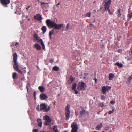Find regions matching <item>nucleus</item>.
Returning a JSON list of instances; mask_svg holds the SVG:
<instances>
[{
    "mask_svg": "<svg viewBox=\"0 0 132 132\" xmlns=\"http://www.w3.org/2000/svg\"><path fill=\"white\" fill-rule=\"evenodd\" d=\"M12 77L13 79H15L17 77V74L16 73H13L12 75Z\"/></svg>",
    "mask_w": 132,
    "mask_h": 132,
    "instance_id": "nucleus-26",
    "label": "nucleus"
},
{
    "mask_svg": "<svg viewBox=\"0 0 132 132\" xmlns=\"http://www.w3.org/2000/svg\"><path fill=\"white\" fill-rule=\"evenodd\" d=\"M100 106L103 107L104 106V104L103 103H101L100 104Z\"/></svg>",
    "mask_w": 132,
    "mask_h": 132,
    "instance_id": "nucleus-40",
    "label": "nucleus"
},
{
    "mask_svg": "<svg viewBox=\"0 0 132 132\" xmlns=\"http://www.w3.org/2000/svg\"><path fill=\"white\" fill-rule=\"evenodd\" d=\"M75 91V93L76 94H77L78 93V91L76 90H74Z\"/></svg>",
    "mask_w": 132,
    "mask_h": 132,
    "instance_id": "nucleus-46",
    "label": "nucleus"
},
{
    "mask_svg": "<svg viewBox=\"0 0 132 132\" xmlns=\"http://www.w3.org/2000/svg\"><path fill=\"white\" fill-rule=\"evenodd\" d=\"M129 16L130 19L132 18V12L131 13L129 14Z\"/></svg>",
    "mask_w": 132,
    "mask_h": 132,
    "instance_id": "nucleus-38",
    "label": "nucleus"
},
{
    "mask_svg": "<svg viewBox=\"0 0 132 132\" xmlns=\"http://www.w3.org/2000/svg\"><path fill=\"white\" fill-rule=\"evenodd\" d=\"M111 2V0H108L107 2H106L105 3L108 4H109V5H110Z\"/></svg>",
    "mask_w": 132,
    "mask_h": 132,
    "instance_id": "nucleus-31",
    "label": "nucleus"
},
{
    "mask_svg": "<svg viewBox=\"0 0 132 132\" xmlns=\"http://www.w3.org/2000/svg\"><path fill=\"white\" fill-rule=\"evenodd\" d=\"M60 4V3H59L57 5V6L58 7V5H59Z\"/></svg>",
    "mask_w": 132,
    "mask_h": 132,
    "instance_id": "nucleus-53",
    "label": "nucleus"
},
{
    "mask_svg": "<svg viewBox=\"0 0 132 132\" xmlns=\"http://www.w3.org/2000/svg\"><path fill=\"white\" fill-rule=\"evenodd\" d=\"M105 1H106V0H105Z\"/></svg>",
    "mask_w": 132,
    "mask_h": 132,
    "instance_id": "nucleus-63",
    "label": "nucleus"
},
{
    "mask_svg": "<svg viewBox=\"0 0 132 132\" xmlns=\"http://www.w3.org/2000/svg\"><path fill=\"white\" fill-rule=\"evenodd\" d=\"M110 7V5H109L105 3L104 5V7L105 10H107V9L108 8H109Z\"/></svg>",
    "mask_w": 132,
    "mask_h": 132,
    "instance_id": "nucleus-22",
    "label": "nucleus"
},
{
    "mask_svg": "<svg viewBox=\"0 0 132 132\" xmlns=\"http://www.w3.org/2000/svg\"><path fill=\"white\" fill-rule=\"evenodd\" d=\"M116 65H117L119 67H121L122 66V64L121 63H119L118 62H117L116 63Z\"/></svg>",
    "mask_w": 132,
    "mask_h": 132,
    "instance_id": "nucleus-27",
    "label": "nucleus"
},
{
    "mask_svg": "<svg viewBox=\"0 0 132 132\" xmlns=\"http://www.w3.org/2000/svg\"><path fill=\"white\" fill-rule=\"evenodd\" d=\"M37 122L39 126L40 127H41L42 124V122L41 121V120L40 119H37Z\"/></svg>",
    "mask_w": 132,
    "mask_h": 132,
    "instance_id": "nucleus-15",
    "label": "nucleus"
},
{
    "mask_svg": "<svg viewBox=\"0 0 132 132\" xmlns=\"http://www.w3.org/2000/svg\"><path fill=\"white\" fill-rule=\"evenodd\" d=\"M52 69L53 70L58 71L59 69V67L57 66H55L53 67Z\"/></svg>",
    "mask_w": 132,
    "mask_h": 132,
    "instance_id": "nucleus-20",
    "label": "nucleus"
},
{
    "mask_svg": "<svg viewBox=\"0 0 132 132\" xmlns=\"http://www.w3.org/2000/svg\"><path fill=\"white\" fill-rule=\"evenodd\" d=\"M86 113H87V112L85 110H83L82 111H80V115L81 116H84Z\"/></svg>",
    "mask_w": 132,
    "mask_h": 132,
    "instance_id": "nucleus-14",
    "label": "nucleus"
},
{
    "mask_svg": "<svg viewBox=\"0 0 132 132\" xmlns=\"http://www.w3.org/2000/svg\"><path fill=\"white\" fill-rule=\"evenodd\" d=\"M27 91H28V89H27Z\"/></svg>",
    "mask_w": 132,
    "mask_h": 132,
    "instance_id": "nucleus-61",
    "label": "nucleus"
},
{
    "mask_svg": "<svg viewBox=\"0 0 132 132\" xmlns=\"http://www.w3.org/2000/svg\"><path fill=\"white\" fill-rule=\"evenodd\" d=\"M102 127V124L100 123V124L98 125L96 128V129L97 130H99L101 129Z\"/></svg>",
    "mask_w": 132,
    "mask_h": 132,
    "instance_id": "nucleus-17",
    "label": "nucleus"
},
{
    "mask_svg": "<svg viewBox=\"0 0 132 132\" xmlns=\"http://www.w3.org/2000/svg\"><path fill=\"white\" fill-rule=\"evenodd\" d=\"M41 5L42 8L43 9H46L47 7H49L48 3L44 2L42 3H41Z\"/></svg>",
    "mask_w": 132,
    "mask_h": 132,
    "instance_id": "nucleus-9",
    "label": "nucleus"
},
{
    "mask_svg": "<svg viewBox=\"0 0 132 132\" xmlns=\"http://www.w3.org/2000/svg\"><path fill=\"white\" fill-rule=\"evenodd\" d=\"M40 44L42 46V48H43L44 49L45 48V46L43 42V41Z\"/></svg>",
    "mask_w": 132,
    "mask_h": 132,
    "instance_id": "nucleus-33",
    "label": "nucleus"
},
{
    "mask_svg": "<svg viewBox=\"0 0 132 132\" xmlns=\"http://www.w3.org/2000/svg\"><path fill=\"white\" fill-rule=\"evenodd\" d=\"M121 14L120 13H118V16L119 17H120L121 16Z\"/></svg>",
    "mask_w": 132,
    "mask_h": 132,
    "instance_id": "nucleus-49",
    "label": "nucleus"
},
{
    "mask_svg": "<svg viewBox=\"0 0 132 132\" xmlns=\"http://www.w3.org/2000/svg\"><path fill=\"white\" fill-rule=\"evenodd\" d=\"M50 106H49L47 108V107H46L45 111L46 112H47L48 111L50 110Z\"/></svg>",
    "mask_w": 132,
    "mask_h": 132,
    "instance_id": "nucleus-37",
    "label": "nucleus"
},
{
    "mask_svg": "<svg viewBox=\"0 0 132 132\" xmlns=\"http://www.w3.org/2000/svg\"><path fill=\"white\" fill-rule=\"evenodd\" d=\"M70 108V106L69 105H68L65 108L66 110L65 117L66 119L67 120L69 119L70 117L69 116V114L70 113V111L69 110Z\"/></svg>",
    "mask_w": 132,
    "mask_h": 132,
    "instance_id": "nucleus-5",
    "label": "nucleus"
},
{
    "mask_svg": "<svg viewBox=\"0 0 132 132\" xmlns=\"http://www.w3.org/2000/svg\"><path fill=\"white\" fill-rule=\"evenodd\" d=\"M38 37V35L36 34H34V38L35 40H36Z\"/></svg>",
    "mask_w": 132,
    "mask_h": 132,
    "instance_id": "nucleus-32",
    "label": "nucleus"
},
{
    "mask_svg": "<svg viewBox=\"0 0 132 132\" xmlns=\"http://www.w3.org/2000/svg\"><path fill=\"white\" fill-rule=\"evenodd\" d=\"M90 26H92L93 24H92L91 23V24H90Z\"/></svg>",
    "mask_w": 132,
    "mask_h": 132,
    "instance_id": "nucleus-55",
    "label": "nucleus"
},
{
    "mask_svg": "<svg viewBox=\"0 0 132 132\" xmlns=\"http://www.w3.org/2000/svg\"><path fill=\"white\" fill-rule=\"evenodd\" d=\"M76 84L74 83V84H73V85L72 87V89L73 90H75L76 89Z\"/></svg>",
    "mask_w": 132,
    "mask_h": 132,
    "instance_id": "nucleus-28",
    "label": "nucleus"
},
{
    "mask_svg": "<svg viewBox=\"0 0 132 132\" xmlns=\"http://www.w3.org/2000/svg\"><path fill=\"white\" fill-rule=\"evenodd\" d=\"M74 79L72 76H71L69 80V83H71L74 80Z\"/></svg>",
    "mask_w": 132,
    "mask_h": 132,
    "instance_id": "nucleus-18",
    "label": "nucleus"
},
{
    "mask_svg": "<svg viewBox=\"0 0 132 132\" xmlns=\"http://www.w3.org/2000/svg\"><path fill=\"white\" fill-rule=\"evenodd\" d=\"M17 11L16 12V13H17Z\"/></svg>",
    "mask_w": 132,
    "mask_h": 132,
    "instance_id": "nucleus-60",
    "label": "nucleus"
},
{
    "mask_svg": "<svg viewBox=\"0 0 132 132\" xmlns=\"http://www.w3.org/2000/svg\"><path fill=\"white\" fill-rule=\"evenodd\" d=\"M37 68H38V66H37Z\"/></svg>",
    "mask_w": 132,
    "mask_h": 132,
    "instance_id": "nucleus-59",
    "label": "nucleus"
},
{
    "mask_svg": "<svg viewBox=\"0 0 132 132\" xmlns=\"http://www.w3.org/2000/svg\"><path fill=\"white\" fill-rule=\"evenodd\" d=\"M110 103L112 104H114V102L113 101H111L110 102Z\"/></svg>",
    "mask_w": 132,
    "mask_h": 132,
    "instance_id": "nucleus-45",
    "label": "nucleus"
},
{
    "mask_svg": "<svg viewBox=\"0 0 132 132\" xmlns=\"http://www.w3.org/2000/svg\"><path fill=\"white\" fill-rule=\"evenodd\" d=\"M13 57L14 63L13 67L14 70H16V71L19 73L21 74L22 73L21 71L18 69V63L17 62V56L16 53H14L13 54Z\"/></svg>",
    "mask_w": 132,
    "mask_h": 132,
    "instance_id": "nucleus-2",
    "label": "nucleus"
},
{
    "mask_svg": "<svg viewBox=\"0 0 132 132\" xmlns=\"http://www.w3.org/2000/svg\"><path fill=\"white\" fill-rule=\"evenodd\" d=\"M40 98L41 100H45L48 98V96L45 94L43 93L40 95Z\"/></svg>",
    "mask_w": 132,
    "mask_h": 132,
    "instance_id": "nucleus-11",
    "label": "nucleus"
},
{
    "mask_svg": "<svg viewBox=\"0 0 132 132\" xmlns=\"http://www.w3.org/2000/svg\"><path fill=\"white\" fill-rule=\"evenodd\" d=\"M132 79V76H130L129 77L128 79V81L129 82V83L130 82V81Z\"/></svg>",
    "mask_w": 132,
    "mask_h": 132,
    "instance_id": "nucleus-34",
    "label": "nucleus"
},
{
    "mask_svg": "<svg viewBox=\"0 0 132 132\" xmlns=\"http://www.w3.org/2000/svg\"><path fill=\"white\" fill-rule=\"evenodd\" d=\"M107 10L109 12V13H110V12L109 8H108V9H107Z\"/></svg>",
    "mask_w": 132,
    "mask_h": 132,
    "instance_id": "nucleus-48",
    "label": "nucleus"
},
{
    "mask_svg": "<svg viewBox=\"0 0 132 132\" xmlns=\"http://www.w3.org/2000/svg\"><path fill=\"white\" fill-rule=\"evenodd\" d=\"M26 18H27L28 17V16L27 15L26 16Z\"/></svg>",
    "mask_w": 132,
    "mask_h": 132,
    "instance_id": "nucleus-57",
    "label": "nucleus"
},
{
    "mask_svg": "<svg viewBox=\"0 0 132 132\" xmlns=\"http://www.w3.org/2000/svg\"><path fill=\"white\" fill-rule=\"evenodd\" d=\"M71 127L72 128V132H77L78 126L76 123H72L71 125Z\"/></svg>",
    "mask_w": 132,
    "mask_h": 132,
    "instance_id": "nucleus-6",
    "label": "nucleus"
},
{
    "mask_svg": "<svg viewBox=\"0 0 132 132\" xmlns=\"http://www.w3.org/2000/svg\"><path fill=\"white\" fill-rule=\"evenodd\" d=\"M69 24H67L66 25V28L64 30H65L67 31L69 28Z\"/></svg>",
    "mask_w": 132,
    "mask_h": 132,
    "instance_id": "nucleus-29",
    "label": "nucleus"
},
{
    "mask_svg": "<svg viewBox=\"0 0 132 132\" xmlns=\"http://www.w3.org/2000/svg\"><path fill=\"white\" fill-rule=\"evenodd\" d=\"M34 46L38 50H40L41 49V47L40 45L37 44H34Z\"/></svg>",
    "mask_w": 132,
    "mask_h": 132,
    "instance_id": "nucleus-13",
    "label": "nucleus"
},
{
    "mask_svg": "<svg viewBox=\"0 0 132 132\" xmlns=\"http://www.w3.org/2000/svg\"><path fill=\"white\" fill-rule=\"evenodd\" d=\"M86 87V84L83 82H79L77 87V89L79 90H82L85 89Z\"/></svg>",
    "mask_w": 132,
    "mask_h": 132,
    "instance_id": "nucleus-3",
    "label": "nucleus"
},
{
    "mask_svg": "<svg viewBox=\"0 0 132 132\" xmlns=\"http://www.w3.org/2000/svg\"><path fill=\"white\" fill-rule=\"evenodd\" d=\"M46 23L48 26L51 27L52 28L54 27L56 29L59 30L63 26V24H62L58 25L54 22L51 21L50 19H48L46 20Z\"/></svg>",
    "mask_w": 132,
    "mask_h": 132,
    "instance_id": "nucleus-1",
    "label": "nucleus"
},
{
    "mask_svg": "<svg viewBox=\"0 0 132 132\" xmlns=\"http://www.w3.org/2000/svg\"><path fill=\"white\" fill-rule=\"evenodd\" d=\"M43 119L44 120L46 121L45 123V125H48L50 124L51 120L48 115H46L43 117Z\"/></svg>",
    "mask_w": 132,
    "mask_h": 132,
    "instance_id": "nucleus-4",
    "label": "nucleus"
},
{
    "mask_svg": "<svg viewBox=\"0 0 132 132\" xmlns=\"http://www.w3.org/2000/svg\"><path fill=\"white\" fill-rule=\"evenodd\" d=\"M53 60H50V62L51 63H52L53 62Z\"/></svg>",
    "mask_w": 132,
    "mask_h": 132,
    "instance_id": "nucleus-51",
    "label": "nucleus"
},
{
    "mask_svg": "<svg viewBox=\"0 0 132 132\" xmlns=\"http://www.w3.org/2000/svg\"><path fill=\"white\" fill-rule=\"evenodd\" d=\"M34 18L35 19L39 21L41 20L42 19V17L39 14H37L36 16H34Z\"/></svg>",
    "mask_w": 132,
    "mask_h": 132,
    "instance_id": "nucleus-12",
    "label": "nucleus"
},
{
    "mask_svg": "<svg viewBox=\"0 0 132 132\" xmlns=\"http://www.w3.org/2000/svg\"><path fill=\"white\" fill-rule=\"evenodd\" d=\"M53 130L54 132H59L56 126H54L53 127Z\"/></svg>",
    "mask_w": 132,
    "mask_h": 132,
    "instance_id": "nucleus-24",
    "label": "nucleus"
},
{
    "mask_svg": "<svg viewBox=\"0 0 132 132\" xmlns=\"http://www.w3.org/2000/svg\"><path fill=\"white\" fill-rule=\"evenodd\" d=\"M113 112V111H109V112H108V113L109 114H111L112 112Z\"/></svg>",
    "mask_w": 132,
    "mask_h": 132,
    "instance_id": "nucleus-42",
    "label": "nucleus"
},
{
    "mask_svg": "<svg viewBox=\"0 0 132 132\" xmlns=\"http://www.w3.org/2000/svg\"><path fill=\"white\" fill-rule=\"evenodd\" d=\"M38 130L37 129H34L33 130L34 132H37Z\"/></svg>",
    "mask_w": 132,
    "mask_h": 132,
    "instance_id": "nucleus-44",
    "label": "nucleus"
},
{
    "mask_svg": "<svg viewBox=\"0 0 132 132\" xmlns=\"http://www.w3.org/2000/svg\"><path fill=\"white\" fill-rule=\"evenodd\" d=\"M114 75L113 74L111 73L110 74L109 76V78L110 80H111V79L114 77Z\"/></svg>",
    "mask_w": 132,
    "mask_h": 132,
    "instance_id": "nucleus-21",
    "label": "nucleus"
},
{
    "mask_svg": "<svg viewBox=\"0 0 132 132\" xmlns=\"http://www.w3.org/2000/svg\"><path fill=\"white\" fill-rule=\"evenodd\" d=\"M35 40H36L38 42H40V43L43 42L42 40L40 38L38 37Z\"/></svg>",
    "mask_w": 132,
    "mask_h": 132,
    "instance_id": "nucleus-23",
    "label": "nucleus"
},
{
    "mask_svg": "<svg viewBox=\"0 0 132 132\" xmlns=\"http://www.w3.org/2000/svg\"><path fill=\"white\" fill-rule=\"evenodd\" d=\"M36 93V91H34V97H35V100H36V98H35Z\"/></svg>",
    "mask_w": 132,
    "mask_h": 132,
    "instance_id": "nucleus-41",
    "label": "nucleus"
},
{
    "mask_svg": "<svg viewBox=\"0 0 132 132\" xmlns=\"http://www.w3.org/2000/svg\"><path fill=\"white\" fill-rule=\"evenodd\" d=\"M110 13V14H112V13H111L110 12V13Z\"/></svg>",
    "mask_w": 132,
    "mask_h": 132,
    "instance_id": "nucleus-56",
    "label": "nucleus"
},
{
    "mask_svg": "<svg viewBox=\"0 0 132 132\" xmlns=\"http://www.w3.org/2000/svg\"><path fill=\"white\" fill-rule=\"evenodd\" d=\"M54 32V29H53L52 31H50L49 32V35H50V38L51 39V36L53 34Z\"/></svg>",
    "mask_w": 132,
    "mask_h": 132,
    "instance_id": "nucleus-25",
    "label": "nucleus"
},
{
    "mask_svg": "<svg viewBox=\"0 0 132 132\" xmlns=\"http://www.w3.org/2000/svg\"><path fill=\"white\" fill-rule=\"evenodd\" d=\"M41 110H43L45 111L46 107H47V105L44 104H42L40 105Z\"/></svg>",
    "mask_w": 132,
    "mask_h": 132,
    "instance_id": "nucleus-10",
    "label": "nucleus"
},
{
    "mask_svg": "<svg viewBox=\"0 0 132 132\" xmlns=\"http://www.w3.org/2000/svg\"><path fill=\"white\" fill-rule=\"evenodd\" d=\"M91 15V13L90 12H89L88 13L86 14V16L88 17H90Z\"/></svg>",
    "mask_w": 132,
    "mask_h": 132,
    "instance_id": "nucleus-30",
    "label": "nucleus"
},
{
    "mask_svg": "<svg viewBox=\"0 0 132 132\" xmlns=\"http://www.w3.org/2000/svg\"><path fill=\"white\" fill-rule=\"evenodd\" d=\"M18 44V42H16V43H15V45L16 46V45H17Z\"/></svg>",
    "mask_w": 132,
    "mask_h": 132,
    "instance_id": "nucleus-52",
    "label": "nucleus"
},
{
    "mask_svg": "<svg viewBox=\"0 0 132 132\" xmlns=\"http://www.w3.org/2000/svg\"><path fill=\"white\" fill-rule=\"evenodd\" d=\"M30 7V6H28L26 8V11H27L28 10V9Z\"/></svg>",
    "mask_w": 132,
    "mask_h": 132,
    "instance_id": "nucleus-43",
    "label": "nucleus"
},
{
    "mask_svg": "<svg viewBox=\"0 0 132 132\" xmlns=\"http://www.w3.org/2000/svg\"><path fill=\"white\" fill-rule=\"evenodd\" d=\"M94 80H95V83H96V82L97 81V79L96 78H95L94 79Z\"/></svg>",
    "mask_w": 132,
    "mask_h": 132,
    "instance_id": "nucleus-50",
    "label": "nucleus"
},
{
    "mask_svg": "<svg viewBox=\"0 0 132 132\" xmlns=\"http://www.w3.org/2000/svg\"><path fill=\"white\" fill-rule=\"evenodd\" d=\"M111 89L110 86H103L102 88V92L104 94H105L106 91H108Z\"/></svg>",
    "mask_w": 132,
    "mask_h": 132,
    "instance_id": "nucleus-7",
    "label": "nucleus"
},
{
    "mask_svg": "<svg viewBox=\"0 0 132 132\" xmlns=\"http://www.w3.org/2000/svg\"><path fill=\"white\" fill-rule=\"evenodd\" d=\"M41 29L43 32V34H44L46 32L47 30V28L46 26H43L42 28Z\"/></svg>",
    "mask_w": 132,
    "mask_h": 132,
    "instance_id": "nucleus-16",
    "label": "nucleus"
},
{
    "mask_svg": "<svg viewBox=\"0 0 132 132\" xmlns=\"http://www.w3.org/2000/svg\"><path fill=\"white\" fill-rule=\"evenodd\" d=\"M88 74L87 73H85L84 74V75L83 78L84 79H86L88 77Z\"/></svg>",
    "mask_w": 132,
    "mask_h": 132,
    "instance_id": "nucleus-36",
    "label": "nucleus"
},
{
    "mask_svg": "<svg viewBox=\"0 0 132 132\" xmlns=\"http://www.w3.org/2000/svg\"><path fill=\"white\" fill-rule=\"evenodd\" d=\"M28 20L29 21V19H28Z\"/></svg>",
    "mask_w": 132,
    "mask_h": 132,
    "instance_id": "nucleus-58",
    "label": "nucleus"
},
{
    "mask_svg": "<svg viewBox=\"0 0 132 132\" xmlns=\"http://www.w3.org/2000/svg\"><path fill=\"white\" fill-rule=\"evenodd\" d=\"M120 12H121V9H119L118 10V13H120Z\"/></svg>",
    "mask_w": 132,
    "mask_h": 132,
    "instance_id": "nucleus-47",
    "label": "nucleus"
},
{
    "mask_svg": "<svg viewBox=\"0 0 132 132\" xmlns=\"http://www.w3.org/2000/svg\"><path fill=\"white\" fill-rule=\"evenodd\" d=\"M36 109L38 111H40V107L39 105H38V106L37 107Z\"/></svg>",
    "mask_w": 132,
    "mask_h": 132,
    "instance_id": "nucleus-39",
    "label": "nucleus"
},
{
    "mask_svg": "<svg viewBox=\"0 0 132 132\" xmlns=\"http://www.w3.org/2000/svg\"><path fill=\"white\" fill-rule=\"evenodd\" d=\"M0 2L4 6H7V5L10 3V0H0Z\"/></svg>",
    "mask_w": 132,
    "mask_h": 132,
    "instance_id": "nucleus-8",
    "label": "nucleus"
},
{
    "mask_svg": "<svg viewBox=\"0 0 132 132\" xmlns=\"http://www.w3.org/2000/svg\"><path fill=\"white\" fill-rule=\"evenodd\" d=\"M105 96L103 95H101V99L102 100H105Z\"/></svg>",
    "mask_w": 132,
    "mask_h": 132,
    "instance_id": "nucleus-35",
    "label": "nucleus"
},
{
    "mask_svg": "<svg viewBox=\"0 0 132 132\" xmlns=\"http://www.w3.org/2000/svg\"><path fill=\"white\" fill-rule=\"evenodd\" d=\"M96 11V10H95V9H94V10H93V12H95Z\"/></svg>",
    "mask_w": 132,
    "mask_h": 132,
    "instance_id": "nucleus-54",
    "label": "nucleus"
},
{
    "mask_svg": "<svg viewBox=\"0 0 132 132\" xmlns=\"http://www.w3.org/2000/svg\"><path fill=\"white\" fill-rule=\"evenodd\" d=\"M38 89L41 92H43L44 89V87L42 86H39Z\"/></svg>",
    "mask_w": 132,
    "mask_h": 132,
    "instance_id": "nucleus-19",
    "label": "nucleus"
},
{
    "mask_svg": "<svg viewBox=\"0 0 132 132\" xmlns=\"http://www.w3.org/2000/svg\"><path fill=\"white\" fill-rule=\"evenodd\" d=\"M131 52H132V50H131Z\"/></svg>",
    "mask_w": 132,
    "mask_h": 132,
    "instance_id": "nucleus-62",
    "label": "nucleus"
}]
</instances>
